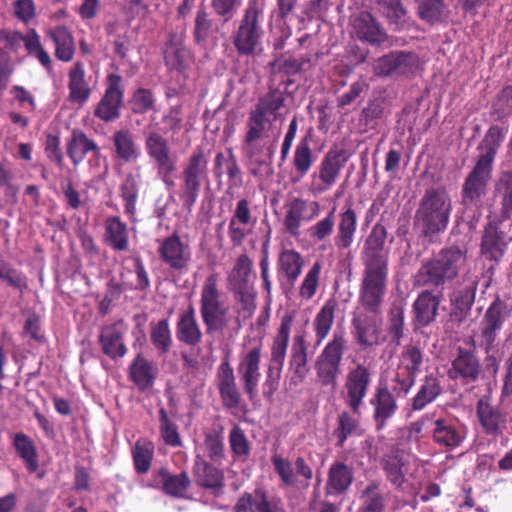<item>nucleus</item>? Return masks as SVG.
Wrapping results in <instances>:
<instances>
[{
	"label": "nucleus",
	"instance_id": "6ab92c4d",
	"mask_svg": "<svg viewBox=\"0 0 512 512\" xmlns=\"http://www.w3.org/2000/svg\"><path fill=\"white\" fill-rule=\"evenodd\" d=\"M430 435L436 445L447 450L459 447L466 437L462 425L451 418L434 419Z\"/></svg>",
	"mask_w": 512,
	"mask_h": 512
},
{
	"label": "nucleus",
	"instance_id": "79ce46f5",
	"mask_svg": "<svg viewBox=\"0 0 512 512\" xmlns=\"http://www.w3.org/2000/svg\"><path fill=\"white\" fill-rule=\"evenodd\" d=\"M193 472L195 480L200 486L215 490L223 488L222 472L208 464L200 455L195 457Z\"/></svg>",
	"mask_w": 512,
	"mask_h": 512
},
{
	"label": "nucleus",
	"instance_id": "a211bd4d",
	"mask_svg": "<svg viewBox=\"0 0 512 512\" xmlns=\"http://www.w3.org/2000/svg\"><path fill=\"white\" fill-rule=\"evenodd\" d=\"M260 360L261 348L259 346L253 347L241 355L237 368L244 392L251 401L258 395V385L261 378Z\"/></svg>",
	"mask_w": 512,
	"mask_h": 512
},
{
	"label": "nucleus",
	"instance_id": "f3484780",
	"mask_svg": "<svg viewBox=\"0 0 512 512\" xmlns=\"http://www.w3.org/2000/svg\"><path fill=\"white\" fill-rule=\"evenodd\" d=\"M422 365V353L414 346H406L399 358V364L393 382L400 386L403 395H407L415 384L416 374Z\"/></svg>",
	"mask_w": 512,
	"mask_h": 512
},
{
	"label": "nucleus",
	"instance_id": "e2e57ef3",
	"mask_svg": "<svg viewBox=\"0 0 512 512\" xmlns=\"http://www.w3.org/2000/svg\"><path fill=\"white\" fill-rule=\"evenodd\" d=\"M238 305V314L243 318H249L256 309V292L254 286L230 290Z\"/></svg>",
	"mask_w": 512,
	"mask_h": 512
},
{
	"label": "nucleus",
	"instance_id": "3c124183",
	"mask_svg": "<svg viewBox=\"0 0 512 512\" xmlns=\"http://www.w3.org/2000/svg\"><path fill=\"white\" fill-rule=\"evenodd\" d=\"M383 470L387 479L397 488L405 482L406 465L399 451H391L382 459Z\"/></svg>",
	"mask_w": 512,
	"mask_h": 512
},
{
	"label": "nucleus",
	"instance_id": "f704fd0d",
	"mask_svg": "<svg viewBox=\"0 0 512 512\" xmlns=\"http://www.w3.org/2000/svg\"><path fill=\"white\" fill-rule=\"evenodd\" d=\"M307 351L308 346L304 333L295 335L293 338L290 354V366L294 373V375L291 377V383L294 385L301 383L308 374Z\"/></svg>",
	"mask_w": 512,
	"mask_h": 512
},
{
	"label": "nucleus",
	"instance_id": "58836bf2",
	"mask_svg": "<svg viewBox=\"0 0 512 512\" xmlns=\"http://www.w3.org/2000/svg\"><path fill=\"white\" fill-rule=\"evenodd\" d=\"M440 298L429 290L422 291L413 304L415 320L422 326L429 325L437 315Z\"/></svg>",
	"mask_w": 512,
	"mask_h": 512
},
{
	"label": "nucleus",
	"instance_id": "aec40b11",
	"mask_svg": "<svg viewBox=\"0 0 512 512\" xmlns=\"http://www.w3.org/2000/svg\"><path fill=\"white\" fill-rule=\"evenodd\" d=\"M320 213V204L316 201H308L302 198H294L287 205L284 225L287 231L297 236L302 222L315 219Z\"/></svg>",
	"mask_w": 512,
	"mask_h": 512
},
{
	"label": "nucleus",
	"instance_id": "dca6fc26",
	"mask_svg": "<svg viewBox=\"0 0 512 512\" xmlns=\"http://www.w3.org/2000/svg\"><path fill=\"white\" fill-rule=\"evenodd\" d=\"M256 223L257 217L252 214L249 201L240 199L228 224V236L232 245H242L245 238L253 232Z\"/></svg>",
	"mask_w": 512,
	"mask_h": 512
},
{
	"label": "nucleus",
	"instance_id": "c85d7f7f",
	"mask_svg": "<svg viewBox=\"0 0 512 512\" xmlns=\"http://www.w3.org/2000/svg\"><path fill=\"white\" fill-rule=\"evenodd\" d=\"M114 159L121 164L135 163L141 157V148L136 137L127 128L115 131L111 137Z\"/></svg>",
	"mask_w": 512,
	"mask_h": 512
},
{
	"label": "nucleus",
	"instance_id": "ea45409f",
	"mask_svg": "<svg viewBox=\"0 0 512 512\" xmlns=\"http://www.w3.org/2000/svg\"><path fill=\"white\" fill-rule=\"evenodd\" d=\"M166 65L178 72H183L192 63V54L181 38H172L164 51Z\"/></svg>",
	"mask_w": 512,
	"mask_h": 512
},
{
	"label": "nucleus",
	"instance_id": "864d4df0",
	"mask_svg": "<svg viewBox=\"0 0 512 512\" xmlns=\"http://www.w3.org/2000/svg\"><path fill=\"white\" fill-rule=\"evenodd\" d=\"M304 265L303 257L293 249L283 250L279 255V270L292 284L299 278Z\"/></svg>",
	"mask_w": 512,
	"mask_h": 512
},
{
	"label": "nucleus",
	"instance_id": "de8ad7c7",
	"mask_svg": "<svg viewBox=\"0 0 512 512\" xmlns=\"http://www.w3.org/2000/svg\"><path fill=\"white\" fill-rule=\"evenodd\" d=\"M360 512H384L387 504V495L381 490L380 484L369 483L360 492Z\"/></svg>",
	"mask_w": 512,
	"mask_h": 512
},
{
	"label": "nucleus",
	"instance_id": "bf43d9fd",
	"mask_svg": "<svg viewBox=\"0 0 512 512\" xmlns=\"http://www.w3.org/2000/svg\"><path fill=\"white\" fill-rule=\"evenodd\" d=\"M150 339L155 348L166 353L172 345V336L168 319H162L157 323L150 324Z\"/></svg>",
	"mask_w": 512,
	"mask_h": 512
},
{
	"label": "nucleus",
	"instance_id": "49530a36",
	"mask_svg": "<svg viewBox=\"0 0 512 512\" xmlns=\"http://www.w3.org/2000/svg\"><path fill=\"white\" fill-rule=\"evenodd\" d=\"M104 238L115 251H125L128 249V231L127 226L117 216H109L105 221Z\"/></svg>",
	"mask_w": 512,
	"mask_h": 512
},
{
	"label": "nucleus",
	"instance_id": "ddd939ff",
	"mask_svg": "<svg viewBox=\"0 0 512 512\" xmlns=\"http://www.w3.org/2000/svg\"><path fill=\"white\" fill-rule=\"evenodd\" d=\"M506 305L500 300H495L486 310L480 324L477 337L479 346L486 353L491 352L495 346L496 339L502 329L506 318Z\"/></svg>",
	"mask_w": 512,
	"mask_h": 512
},
{
	"label": "nucleus",
	"instance_id": "0eeeda50",
	"mask_svg": "<svg viewBox=\"0 0 512 512\" xmlns=\"http://www.w3.org/2000/svg\"><path fill=\"white\" fill-rule=\"evenodd\" d=\"M209 155L198 147L188 157L181 172L179 199L184 208L191 210L195 205L202 184L208 181Z\"/></svg>",
	"mask_w": 512,
	"mask_h": 512
},
{
	"label": "nucleus",
	"instance_id": "2eb2a0df",
	"mask_svg": "<svg viewBox=\"0 0 512 512\" xmlns=\"http://www.w3.org/2000/svg\"><path fill=\"white\" fill-rule=\"evenodd\" d=\"M403 393L399 387H393L389 390L386 386L377 387L370 399V405L373 408L372 419L377 431L383 430L388 421L391 420L398 411V404L395 394Z\"/></svg>",
	"mask_w": 512,
	"mask_h": 512
},
{
	"label": "nucleus",
	"instance_id": "f257e3e1",
	"mask_svg": "<svg viewBox=\"0 0 512 512\" xmlns=\"http://www.w3.org/2000/svg\"><path fill=\"white\" fill-rule=\"evenodd\" d=\"M283 105L282 93L272 90L260 97L248 112L241 153L253 175H257L261 167L268 166L273 160L282 132L278 120Z\"/></svg>",
	"mask_w": 512,
	"mask_h": 512
},
{
	"label": "nucleus",
	"instance_id": "603ef678",
	"mask_svg": "<svg viewBox=\"0 0 512 512\" xmlns=\"http://www.w3.org/2000/svg\"><path fill=\"white\" fill-rule=\"evenodd\" d=\"M48 34L55 43L56 57L63 62L71 61L75 54V45L68 29L64 26H59L51 29Z\"/></svg>",
	"mask_w": 512,
	"mask_h": 512
},
{
	"label": "nucleus",
	"instance_id": "2f4dec72",
	"mask_svg": "<svg viewBox=\"0 0 512 512\" xmlns=\"http://www.w3.org/2000/svg\"><path fill=\"white\" fill-rule=\"evenodd\" d=\"M144 135L147 155L154 161L156 167L177 163V157L172 153L168 141L159 132L146 130Z\"/></svg>",
	"mask_w": 512,
	"mask_h": 512
},
{
	"label": "nucleus",
	"instance_id": "393cba45",
	"mask_svg": "<svg viewBox=\"0 0 512 512\" xmlns=\"http://www.w3.org/2000/svg\"><path fill=\"white\" fill-rule=\"evenodd\" d=\"M67 87L68 100L71 103L83 106L89 100L92 93V77L86 74L82 62L74 63L69 69Z\"/></svg>",
	"mask_w": 512,
	"mask_h": 512
},
{
	"label": "nucleus",
	"instance_id": "9d476101",
	"mask_svg": "<svg viewBox=\"0 0 512 512\" xmlns=\"http://www.w3.org/2000/svg\"><path fill=\"white\" fill-rule=\"evenodd\" d=\"M386 294H383L378 307L374 310L368 309L362 301V284L359 290V306L353 313L352 327L354 335L360 345L372 346L378 343L379 316L382 313V305Z\"/></svg>",
	"mask_w": 512,
	"mask_h": 512
},
{
	"label": "nucleus",
	"instance_id": "a19ab883",
	"mask_svg": "<svg viewBox=\"0 0 512 512\" xmlns=\"http://www.w3.org/2000/svg\"><path fill=\"white\" fill-rule=\"evenodd\" d=\"M354 27L358 39L362 42L381 44L387 39V35L380 24L369 13L360 15L355 20Z\"/></svg>",
	"mask_w": 512,
	"mask_h": 512
},
{
	"label": "nucleus",
	"instance_id": "a878e982",
	"mask_svg": "<svg viewBox=\"0 0 512 512\" xmlns=\"http://www.w3.org/2000/svg\"><path fill=\"white\" fill-rule=\"evenodd\" d=\"M159 254L164 263L177 271L186 270L191 260V252L177 234L165 238L160 247Z\"/></svg>",
	"mask_w": 512,
	"mask_h": 512
},
{
	"label": "nucleus",
	"instance_id": "423d86ee",
	"mask_svg": "<svg viewBox=\"0 0 512 512\" xmlns=\"http://www.w3.org/2000/svg\"><path fill=\"white\" fill-rule=\"evenodd\" d=\"M266 0H250L243 10L232 35L233 44L240 55L252 56L261 50Z\"/></svg>",
	"mask_w": 512,
	"mask_h": 512
},
{
	"label": "nucleus",
	"instance_id": "20e7f679",
	"mask_svg": "<svg viewBox=\"0 0 512 512\" xmlns=\"http://www.w3.org/2000/svg\"><path fill=\"white\" fill-rule=\"evenodd\" d=\"M467 251L457 246L443 248L434 257L422 262L413 276L416 287L440 288L467 270Z\"/></svg>",
	"mask_w": 512,
	"mask_h": 512
},
{
	"label": "nucleus",
	"instance_id": "a18cd8bd",
	"mask_svg": "<svg viewBox=\"0 0 512 512\" xmlns=\"http://www.w3.org/2000/svg\"><path fill=\"white\" fill-rule=\"evenodd\" d=\"M338 306L334 298L328 299L316 314L313 320V329L315 332L316 346L320 345L328 336L334 323V313Z\"/></svg>",
	"mask_w": 512,
	"mask_h": 512
},
{
	"label": "nucleus",
	"instance_id": "e433bc0d",
	"mask_svg": "<svg viewBox=\"0 0 512 512\" xmlns=\"http://www.w3.org/2000/svg\"><path fill=\"white\" fill-rule=\"evenodd\" d=\"M294 318L295 314L293 312L286 313L281 318L277 335L273 340L271 347V363L279 366V368H283L284 365Z\"/></svg>",
	"mask_w": 512,
	"mask_h": 512
},
{
	"label": "nucleus",
	"instance_id": "bb28decb",
	"mask_svg": "<svg viewBox=\"0 0 512 512\" xmlns=\"http://www.w3.org/2000/svg\"><path fill=\"white\" fill-rule=\"evenodd\" d=\"M234 512H284L281 500L269 497L263 490L244 492L236 501Z\"/></svg>",
	"mask_w": 512,
	"mask_h": 512
},
{
	"label": "nucleus",
	"instance_id": "4d7b16f0",
	"mask_svg": "<svg viewBox=\"0 0 512 512\" xmlns=\"http://www.w3.org/2000/svg\"><path fill=\"white\" fill-rule=\"evenodd\" d=\"M14 446L30 473L38 469L37 451L33 441L23 433L15 435Z\"/></svg>",
	"mask_w": 512,
	"mask_h": 512
},
{
	"label": "nucleus",
	"instance_id": "9b49d317",
	"mask_svg": "<svg viewBox=\"0 0 512 512\" xmlns=\"http://www.w3.org/2000/svg\"><path fill=\"white\" fill-rule=\"evenodd\" d=\"M346 161L344 151H328L317 170L311 175L310 192L314 196H319L330 190L337 182Z\"/></svg>",
	"mask_w": 512,
	"mask_h": 512
},
{
	"label": "nucleus",
	"instance_id": "6e6d98bb",
	"mask_svg": "<svg viewBox=\"0 0 512 512\" xmlns=\"http://www.w3.org/2000/svg\"><path fill=\"white\" fill-rule=\"evenodd\" d=\"M159 478L166 494L174 497H183L191 481L186 472L170 474L165 470L159 472Z\"/></svg>",
	"mask_w": 512,
	"mask_h": 512
},
{
	"label": "nucleus",
	"instance_id": "680f3d73",
	"mask_svg": "<svg viewBox=\"0 0 512 512\" xmlns=\"http://www.w3.org/2000/svg\"><path fill=\"white\" fill-rule=\"evenodd\" d=\"M321 270V262L316 261L305 274L299 287V297L302 300L308 301L312 299L316 294L317 288L319 286Z\"/></svg>",
	"mask_w": 512,
	"mask_h": 512
},
{
	"label": "nucleus",
	"instance_id": "4468645a",
	"mask_svg": "<svg viewBox=\"0 0 512 512\" xmlns=\"http://www.w3.org/2000/svg\"><path fill=\"white\" fill-rule=\"evenodd\" d=\"M418 64V57L415 54L395 51L376 59L373 71L380 77L406 76L413 73Z\"/></svg>",
	"mask_w": 512,
	"mask_h": 512
},
{
	"label": "nucleus",
	"instance_id": "5701e85b",
	"mask_svg": "<svg viewBox=\"0 0 512 512\" xmlns=\"http://www.w3.org/2000/svg\"><path fill=\"white\" fill-rule=\"evenodd\" d=\"M512 238L499 229L494 222L488 223L483 230L480 243L481 255L489 261H499L506 252Z\"/></svg>",
	"mask_w": 512,
	"mask_h": 512
},
{
	"label": "nucleus",
	"instance_id": "4be33fe9",
	"mask_svg": "<svg viewBox=\"0 0 512 512\" xmlns=\"http://www.w3.org/2000/svg\"><path fill=\"white\" fill-rule=\"evenodd\" d=\"M122 77L118 74L108 75V87L104 96L95 109V116L109 122L119 117L120 107L123 103L121 90Z\"/></svg>",
	"mask_w": 512,
	"mask_h": 512
},
{
	"label": "nucleus",
	"instance_id": "412c9836",
	"mask_svg": "<svg viewBox=\"0 0 512 512\" xmlns=\"http://www.w3.org/2000/svg\"><path fill=\"white\" fill-rule=\"evenodd\" d=\"M481 372L482 366L475 353L459 348L448 370V376L451 380L470 384L479 379Z\"/></svg>",
	"mask_w": 512,
	"mask_h": 512
},
{
	"label": "nucleus",
	"instance_id": "6e6552de",
	"mask_svg": "<svg viewBox=\"0 0 512 512\" xmlns=\"http://www.w3.org/2000/svg\"><path fill=\"white\" fill-rule=\"evenodd\" d=\"M230 309L221 300L216 274L209 275L202 286L200 313L206 332L212 334L226 329L230 324Z\"/></svg>",
	"mask_w": 512,
	"mask_h": 512
},
{
	"label": "nucleus",
	"instance_id": "09e8293b",
	"mask_svg": "<svg viewBox=\"0 0 512 512\" xmlns=\"http://www.w3.org/2000/svg\"><path fill=\"white\" fill-rule=\"evenodd\" d=\"M477 416L485 432L492 435L502 433L505 417L492 405L479 401L477 405Z\"/></svg>",
	"mask_w": 512,
	"mask_h": 512
},
{
	"label": "nucleus",
	"instance_id": "7ed1b4c3",
	"mask_svg": "<svg viewBox=\"0 0 512 512\" xmlns=\"http://www.w3.org/2000/svg\"><path fill=\"white\" fill-rule=\"evenodd\" d=\"M504 139L505 131L498 125H492L478 144L475 166L467 175L462 186V202L464 205L478 206L481 204L492 178L496 154Z\"/></svg>",
	"mask_w": 512,
	"mask_h": 512
},
{
	"label": "nucleus",
	"instance_id": "b1692460",
	"mask_svg": "<svg viewBox=\"0 0 512 512\" xmlns=\"http://www.w3.org/2000/svg\"><path fill=\"white\" fill-rule=\"evenodd\" d=\"M66 152L74 166L81 164L90 153L95 161L101 157L98 144L81 129L72 130L66 140Z\"/></svg>",
	"mask_w": 512,
	"mask_h": 512
},
{
	"label": "nucleus",
	"instance_id": "c03bdc74",
	"mask_svg": "<svg viewBox=\"0 0 512 512\" xmlns=\"http://www.w3.org/2000/svg\"><path fill=\"white\" fill-rule=\"evenodd\" d=\"M359 418L360 415L351 414L348 411L339 413L337 416V426L333 431L337 447H343L350 437L361 436L362 429Z\"/></svg>",
	"mask_w": 512,
	"mask_h": 512
},
{
	"label": "nucleus",
	"instance_id": "39448f33",
	"mask_svg": "<svg viewBox=\"0 0 512 512\" xmlns=\"http://www.w3.org/2000/svg\"><path fill=\"white\" fill-rule=\"evenodd\" d=\"M452 201L445 189H428L420 199L414 215V227L420 236L436 242L448 226Z\"/></svg>",
	"mask_w": 512,
	"mask_h": 512
},
{
	"label": "nucleus",
	"instance_id": "338daca9",
	"mask_svg": "<svg viewBox=\"0 0 512 512\" xmlns=\"http://www.w3.org/2000/svg\"><path fill=\"white\" fill-rule=\"evenodd\" d=\"M271 461L283 485L295 486L297 484V476L292 463L288 459L275 453L272 455Z\"/></svg>",
	"mask_w": 512,
	"mask_h": 512
},
{
	"label": "nucleus",
	"instance_id": "473e14b6",
	"mask_svg": "<svg viewBox=\"0 0 512 512\" xmlns=\"http://www.w3.org/2000/svg\"><path fill=\"white\" fill-rule=\"evenodd\" d=\"M202 330L196 318L195 308L189 304L187 309L179 315L176 324V337L178 341L188 345L196 346L202 340Z\"/></svg>",
	"mask_w": 512,
	"mask_h": 512
},
{
	"label": "nucleus",
	"instance_id": "4c0bfd02",
	"mask_svg": "<svg viewBox=\"0 0 512 512\" xmlns=\"http://www.w3.org/2000/svg\"><path fill=\"white\" fill-rule=\"evenodd\" d=\"M156 375L157 368L142 354H138L129 367V377L141 391L153 386Z\"/></svg>",
	"mask_w": 512,
	"mask_h": 512
},
{
	"label": "nucleus",
	"instance_id": "f03ea898",
	"mask_svg": "<svg viewBox=\"0 0 512 512\" xmlns=\"http://www.w3.org/2000/svg\"><path fill=\"white\" fill-rule=\"evenodd\" d=\"M386 239L387 229L378 222L367 236L362 250V301L371 310L378 307L387 290L388 254L383 251Z\"/></svg>",
	"mask_w": 512,
	"mask_h": 512
},
{
	"label": "nucleus",
	"instance_id": "1a4fd4ad",
	"mask_svg": "<svg viewBox=\"0 0 512 512\" xmlns=\"http://www.w3.org/2000/svg\"><path fill=\"white\" fill-rule=\"evenodd\" d=\"M346 350V340L341 333H334L314 363L318 382L322 386L335 387L341 375V363Z\"/></svg>",
	"mask_w": 512,
	"mask_h": 512
},
{
	"label": "nucleus",
	"instance_id": "8fccbe9b",
	"mask_svg": "<svg viewBox=\"0 0 512 512\" xmlns=\"http://www.w3.org/2000/svg\"><path fill=\"white\" fill-rule=\"evenodd\" d=\"M441 394V386L439 380L434 376H426L420 385L416 395L411 401L412 411H421L428 404L436 400Z\"/></svg>",
	"mask_w": 512,
	"mask_h": 512
},
{
	"label": "nucleus",
	"instance_id": "7c9ffc66",
	"mask_svg": "<svg viewBox=\"0 0 512 512\" xmlns=\"http://www.w3.org/2000/svg\"><path fill=\"white\" fill-rule=\"evenodd\" d=\"M358 217L355 210L350 207H344L338 216L334 244L338 251L344 252L352 246L356 231Z\"/></svg>",
	"mask_w": 512,
	"mask_h": 512
},
{
	"label": "nucleus",
	"instance_id": "69168bd1",
	"mask_svg": "<svg viewBox=\"0 0 512 512\" xmlns=\"http://www.w3.org/2000/svg\"><path fill=\"white\" fill-rule=\"evenodd\" d=\"M214 32V25L205 9L197 11L194 23V39L198 44H205Z\"/></svg>",
	"mask_w": 512,
	"mask_h": 512
},
{
	"label": "nucleus",
	"instance_id": "c756f323",
	"mask_svg": "<svg viewBox=\"0 0 512 512\" xmlns=\"http://www.w3.org/2000/svg\"><path fill=\"white\" fill-rule=\"evenodd\" d=\"M217 382L223 406L230 410L237 409L241 403V393L229 362L225 361L219 366Z\"/></svg>",
	"mask_w": 512,
	"mask_h": 512
},
{
	"label": "nucleus",
	"instance_id": "0e129e2a",
	"mask_svg": "<svg viewBox=\"0 0 512 512\" xmlns=\"http://www.w3.org/2000/svg\"><path fill=\"white\" fill-rule=\"evenodd\" d=\"M155 102V96L150 89L138 88L130 100L131 110L135 114L142 115L153 110Z\"/></svg>",
	"mask_w": 512,
	"mask_h": 512
},
{
	"label": "nucleus",
	"instance_id": "37998d69",
	"mask_svg": "<svg viewBox=\"0 0 512 512\" xmlns=\"http://www.w3.org/2000/svg\"><path fill=\"white\" fill-rule=\"evenodd\" d=\"M223 168L225 169V172L229 178V188H237L242 186L243 178L241 169L232 149H228L227 155L220 152L215 157L214 170L217 177L222 175Z\"/></svg>",
	"mask_w": 512,
	"mask_h": 512
},
{
	"label": "nucleus",
	"instance_id": "13d9d810",
	"mask_svg": "<svg viewBox=\"0 0 512 512\" xmlns=\"http://www.w3.org/2000/svg\"><path fill=\"white\" fill-rule=\"evenodd\" d=\"M140 174L127 173L120 186L121 197L125 202V212L133 215L136 211V201L139 191Z\"/></svg>",
	"mask_w": 512,
	"mask_h": 512
},
{
	"label": "nucleus",
	"instance_id": "c9c22d12",
	"mask_svg": "<svg viewBox=\"0 0 512 512\" xmlns=\"http://www.w3.org/2000/svg\"><path fill=\"white\" fill-rule=\"evenodd\" d=\"M354 479L353 470L343 462L333 463L325 486L327 495L338 496L346 492Z\"/></svg>",
	"mask_w": 512,
	"mask_h": 512
},
{
	"label": "nucleus",
	"instance_id": "72a5a7b5",
	"mask_svg": "<svg viewBox=\"0 0 512 512\" xmlns=\"http://www.w3.org/2000/svg\"><path fill=\"white\" fill-rule=\"evenodd\" d=\"M253 261L245 253L240 254L227 276V287L230 290L254 286Z\"/></svg>",
	"mask_w": 512,
	"mask_h": 512
},
{
	"label": "nucleus",
	"instance_id": "5fc2aeb1",
	"mask_svg": "<svg viewBox=\"0 0 512 512\" xmlns=\"http://www.w3.org/2000/svg\"><path fill=\"white\" fill-rule=\"evenodd\" d=\"M310 142V137L304 136L295 147L293 166L300 178L304 177L309 172L314 163Z\"/></svg>",
	"mask_w": 512,
	"mask_h": 512
},
{
	"label": "nucleus",
	"instance_id": "774afa93",
	"mask_svg": "<svg viewBox=\"0 0 512 512\" xmlns=\"http://www.w3.org/2000/svg\"><path fill=\"white\" fill-rule=\"evenodd\" d=\"M22 42L24 43L25 48L30 55L37 58L44 67H50L51 58L43 48L40 42V38L35 30H32L27 35H24Z\"/></svg>",
	"mask_w": 512,
	"mask_h": 512
},
{
	"label": "nucleus",
	"instance_id": "cd10ccee",
	"mask_svg": "<svg viewBox=\"0 0 512 512\" xmlns=\"http://www.w3.org/2000/svg\"><path fill=\"white\" fill-rule=\"evenodd\" d=\"M125 332L126 326L122 320L102 327L99 334L102 352L113 360L124 357L127 353L123 342Z\"/></svg>",
	"mask_w": 512,
	"mask_h": 512
},
{
	"label": "nucleus",
	"instance_id": "f8f14e48",
	"mask_svg": "<svg viewBox=\"0 0 512 512\" xmlns=\"http://www.w3.org/2000/svg\"><path fill=\"white\" fill-rule=\"evenodd\" d=\"M371 371L364 364L351 368L344 382L343 398L345 404L355 415H361V406L371 383Z\"/></svg>",
	"mask_w": 512,
	"mask_h": 512
},
{
	"label": "nucleus",
	"instance_id": "052dcab7",
	"mask_svg": "<svg viewBox=\"0 0 512 512\" xmlns=\"http://www.w3.org/2000/svg\"><path fill=\"white\" fill-rule=\"evenodd\" d=\"M490 113L497 121L512 116V85L504 87L496 94Z\"/></svg>",
	"mask_w": 512,
	"mask_h": 512
}]
</instances>
